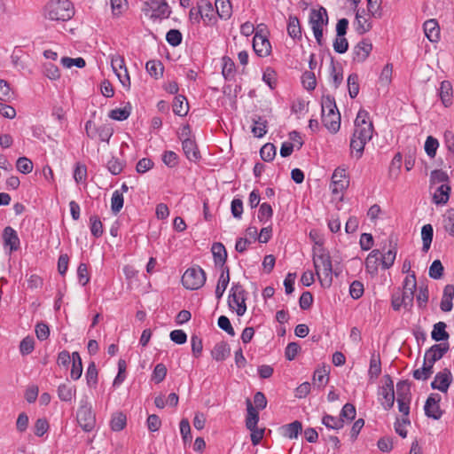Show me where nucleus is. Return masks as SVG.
Segmentation results:
<instances>
[{
	"label": "nucleus",
	"instance_id": "obj_4",
	"mask_svg": "<svg viewBox=\"0 0 454 454\" xmlns=\"http://www.w3.org/2000/svg\"><path fill=\"white\" fill-rule=\"evenodd\" d=\"M206 279L205 271L200 266H196L188 268L181 280L186 289L198 290L204 286Z\"/></svg>",
	"mask_w": 454,
	"mask_h": 454
},
{
	"label": "nucleus",
	"instance_id": "obj_28",
	"mask_svg": "<svg viewBox=\"0 0 454 454\" xmlns=\"http://www.w3.org/2000/svg\"><path fill=\"white\" fill-rule=\"evenodd\" d=\"M440 98L444 106L451 105L452 99V85L449 81H443L441 82L439 89Z\"/></svg>",
	"mask_w": 454,
	"mask_h": 454
},
{
	"label": "nucleus",
	"instance_id": "obj_26",
	"mask_svg": "<svg viewBox=\"0 0 454 454\" xmlns=\"http://www.w3.org/2000/svg\"><path fill=\"white\" fill-rule=\"evenodd\" d=\"M215 10L218 16L223 20H228L232 14V6L230 0H215Z\"/></svg>",
	"mask_w": 454,
	"mask_h": 454
},
{
	"label": "nucleus",
	"instance_id": "obj_53",
	"mask_svg": "<svg viewBox=\"0 0 454 454\" xmlns=\"http://www.w3.org/2000/svg\"><path fill=\"white\" fill-rule=\"evenodd\" d=\"M235 64L229 57L223 58L222 74L225 79H231L233 76Z\"/></svg>",
	"mask_w": 454,
	"mask_h": 454
},
{
	"label": "nucleus",
	"instance_id": "obj_5",
	"mask_svg": "<svg viewBox=\"0 0 454 454\" xmlns=\"http://www.w3.org/2000/svg\"><path fill=\"white\" fill-rule=\"evenodd\" d=\"M76 417L78 424L84 431L90 432L93 430L96 425V418L87 397L81 400Z\"/></svg>",
	"mask_w": 454,
	"mask_h": 454
},
{
	"label": "nucleus",
	"instance_id": "obj_34",
	"mask_svg": "<svg viewBox=\"0 0 454 454\" xmlns=\"http://www.w3.org/2000/svg\"><path fill=\"white\" fill-rule=\"evenodd\" d=\"M75 394V387L70 384H60L58 387L59 398L63 402H70Z\"/></svg>",
	"mask_w": 454,
	"mask_h": 454
},
{
	"label": "nucleus",
	"instance_id": "obj_44",
	"mask_svg": "<svg viewBox=\"0 0 454 454\" xmlns=\"http://www.w3.org/2000/svg\"><path fill=\"white\" fill-rule=\"evenodd\" d=\"M130 109L131 106L129 104H128V106H124L123 108H116L110 111L109 117L116 121L127 120L130 115Z\"/></svg>",
	"mask_w": 454,
	"mask_h": 454
},
{
	"label": "nucleus",
	"instance_id": "obj_50",
	"mask_svg": "<svg viewBox=\"0 0 454 454\" xmlns=\"http://www.w3.org/2000/svg\"><path fill=\"white\" fill-rule=\"evenodd\" d=\"M381 373V363L380 356L376 358L374 356L370 360V368L368 374L371 379H377Z\"/></svg>",
	"mask_w": 454,
	"mask_h": 454
},
{
	"label": "nucleus",
	"instance_id": "obj_37",
	"mask_svg": "<svg viewBox=\"0 0 454 454\" xmlns=\"http://www.w3.org/2000/svg\"><path fill=\"white\" fill-rule=\"evenodd\" d=\"M397 399L411 400V384L408 380H401L396 384Z\"/></svg>",
	"mask_w": 454,
	"mask_h": 454
},
{
	"label": "nucleus",
	"instance_id": "obj_62",
	"mask_svg": "<svg viewBox=\"0 0 454 454\" xmlns=\"http://www.w3.org/2000/svg\"><path fill=\"white\" fill-rule=\"evenodd\" d=\"M182 33L177 29H170L166 35V40L171 46H178L182 43Z\"/></svg>",
	"mask_w": 454,
	"mask_h": 454
},
{
	"label": "nucleus",
	"instance_id": "obj_36",
	"mask_svg": "<svg viewBox=\"0 0 454 454\" xmlns=\"http://www.w3.org/2000/svg\"><path fill=\"white\" fill-rule=\"evenodd\" d=\"M145 68L151 76L158 79L163 75L164 67L160 60H149Z\"/></svg>",
	"mask_w": 454,
	"mask_h": 454
},
{
	"label": "nucleus",
	"instance_id": "obj_56",
	"mask_svg": "<svg viewBox=\"0 0 454 454\" xmlns=\"http://www.w3.org/2000/svg\"><path fill=\"white\" fill-rule=\"evenodd\" d=\"M124 165V162L121 161L119 159L112 157V159L108 160L106 167L111 174L117 176L121 173Z\"/></svg>",
	"mask_w": 454,
	"mask_h": 454
},
{
	"label": "nucleus",
	"instance_id": "obj_57",
	"mask_svg": "<svg viewBox=\"0 0 454 454\" xmlns=\"http://www.w3.org/2000/svg\"><path fill=\"white\" fill-rule=\"evenodd\" d=\"M429 277L434 279H439L443 275V266L440 260H434L429 267Z\"/></svg>",
	"mask_w": 454,
	"mask_h": 454
},
{
	"label": "nucleus",
	"instance_id": "obj_18",
	"mask_svg": "<svg viewBox=\"0 0 454 454\" xmlns=\"http://www.w3.org/2000/svg\"><path fill=\"white\" fill-rule=\"evenodd\" d=\"M322 122L324 126L332 133H336L340 126V114L336 111V114H322Z\"/></svg>",
	"mask_w": 454,
	"mask_h": 454
},
{
	"label": "nucleus",
	"instance_id": "obj_38",
	"mask_svg": "<svg viewBox=\"0 0 454 454\" xmlns=\"http://www.w3.org/2000/svg\"><path fill=\"white\" fill-rule=\"evenodd\" d=\"M98 372L94 362H91L86 371L85 378L89 387H96L98 384Z\"/></svg>",
	"mask_w": 454,
	"mask_h": 454
},
{
	"label": "nucleus",
	"instance_id": "obj_61",
	"mask_svg": "<svg viewBox=\"0 0 454 454\" xmlns=\"http://www.w3.org/2000/svg\"><path fill=\"white\" fill-rule=\"evenodd\" d=\"M167 375V367L163 364H158L153 372L152 380L159 384L164 380Z\"/></svg>",
	"mask_w": 454,
	"mask_h": 454
},
{
	"label": "nucleus",
	"instance_id": "obj_42",
	"mask_svg": "<svg viewBox=\"0 0 454 454\" xmlns=\"http://www.w3.org/2000/svg\"><path fill=\"white\" fill-rule=\"evenodd\" d=\"M253 122L252 133L256 137H262L267 133V121L258 117L257 119H253Z\"/></svg>",
	"mask_w": 454,
	"mask_h": 454
},
{
	"label": "nucleus",
	"instance_id": "obj_2",
	"mask_svg": "<svg viewBox=\"0 0 454 454\" xmlns=\"http://www.w3.org/2000/svg\"><path fill=\"white\" fill-rule=\"evenodd\" d=\"M74 14V6L69 0H51L44 8L45 18L53 21H67Z\"/></svg>",
	"mask_w": 454,
	"mask_h": 454
},
{
	"label": "nucleus",
	"instance_id": "obj_58",
	"mask_svg": "<svg viewBox=\"0 0 454 454\" xmlns=\"http://www.w3.org/2000/svg\"><path fill=\"white\" fill-rule=\"evenodd\" d=\"M366 143L367 141L362 140V138H357L354 136L352 137L350 141V149L352 152H356L357 159L361 158Z\"/></svg>",
	"mask_w": 454,
	"mask_h": 454
},
{
	"label": "nucleus",
	"instance_id": "obj_1",
	"mask_svg": "<svg viewBox=\"0 0 454 454\" xmlns=\"http://www.w3.org/2000/svg\"><path fill=\"white\" fill-rule=\"evenodd\" d=\"M317 247L313 248V264L316 274L324 287H329L333 282V264L329 252L323 247V243L316 241Z\"/></svg>",
	"mask_w": 454,
	"mask_h": 454
},
{
	"label": "nucleus",
	"instance_id": "obj_11",
	"mask_svg": "<svg viewBox=\"0 0 454 454\" xmlns=\"http://www.w3.org/2000/svg\"><path fill=\"white\" fill-rule=\"evenodd\" d=\"M309 22L312 29L323 28L328 24V14L326 9L320 6L319 9H311Z\"/></svg>",
	"mask_w": 454,
	"mask_h": 454
},
{
	"label": "nucleus",
	"instance_id": "obj_63",
	"mask_svg": "<svg viewBox=\"0 0 454 454\" xmlns=\"http://www.w3.org/2000/svg\"><path fill=\"white\" fill-rule=\"evenodd\" d=\"M430 179L433 184H447L449 182L448 174L442 169H435L431 172Z\"/></svg>",
	"mask_w": 454,
	"mask_h": 454
},
{
	"label": "nucleus",
	"instance_id": "obj_41",
	"mask_svg": "<svg viewBox=\"0 0 454 454\" xmlns=\"http://www.w3.org/2000/svg\"><path fill=\"white\" fill-rule=\"evenodd\" d=\"M321 105H322V114H332V113L336 114V111H339L336 106L334 98L330 95L323 97Z\"/></svg>",
	"mask_w": 454,
	"mask_h": 454
},
{
	"label": "nucleus",
	"instance_id": "obj_10",
	"mask_svg": "<svg viewBox=\"0 0 454 454\" xmlns=\"http://www.w3.org/2000/svg\"><path fill=\"white\" fill-rule=\"evenodd\" d=\"M450 345L448 342L434 344L425 353L424 360L429 364H434L449 351Z\"/></svg>",
	"mask_w": 454,
	"mask_h": 454
},
{
	"label": "nucleus",
	"instance_id": "obj_39",
	"mask_svg": "<svg viewBox=\"0 0 454 454\" xmlns=\"http://www.w3.org/2000/svg\"><path fill=\"white\" fill-rule=\"evenodd\" d=\"M322 424L330 429H340L344 427V420L341 418H336L332 415L325 414L322 418Z\"/></svg>",
	"mask_w": 454,
	"mask_h": 454
},
{
	"label": "nucleus",
	"instance_id": "obj_59",
	"mask_svg": "<svg viewBox=\"0 0 454 454\" xmlns=\"http://www.w3.org/2000/svg\"><path fill=\"white\" fill-rule=\"evenodd\" d=\"M272 215L273 209L270 204L264 202L260 206L258 219L261 223H265L267 220L270 219Z\"/></svg>",
	"mask_w": 454,
	"mask_h": 454
},
{
	"label": "nucleus",
	"instance_id": "obj_52",
	"mask_svg": "<svg viewBox=\"0 0 454 454\" xmlns=\"http://www.w3.org/2000/svg\"><path fill=\"white\" fill-rule=\"evenodd\" d=\"M35 348V340L31 336L25 337L20 343V352L23 355H29Z\"/></svg>",
	"mask_w": 454,
	"mask_h": 454
},
{
	"label": "nucleus",
	"instance_id": "obj_15",
	"mask_svg": "<svg viewBox=\"0 0 454 454\" xmlns=\"http://www.w3.org/2000/svg\"><path fill=\"white\" fill-rule=\"evenodd\" d=\"M247 296L238 295L235 293L229 294L228 305L231 309H235L238 316H243L247 311Z\"/></svg>",
	"mask_w": 454,
	"mask_h": 454
},
{
	"label": "nucleus",
	"instance_id": "obj_31",
	"mask_svg": "<svg viewBox=\"0 0 454 454\" xmlns=\"http://www.w3.org/2000/svg\"><path fill=\"white\" fill-rule=\"evenodd\" d=\"M330 372L329 367L322 366L317 368L313 374V384L317 385L318 387H325L329 380L328 374Z\"/></svg>",
	"mask_w": 454,
	"mask_h": 454
},
{
	"label": "nucleus",
	"instance_id": "obj_45",
	"mask_svg": "<svg viewBox=\"0 0 454 454\" xmlns=\"http://www.w3.org/2000/svg\"><path fill=\"white\" fill-rule=\"evenodd\" d=\"M276 146L271 143L265 144L260 150V155L262 160L271 161L276 156Z\"/></svg>",
	"mask_w": 454,
	"mask_h": 454
},
{
	"label": "nucleus",
	"instance_id": "obj_23",
	"mask_svg": "<svg viewBox=\"0 0 454 454\" xmlns=\"http://www.w3.org/2000/svg\"><path fill=\"white\" fill-rule=\"evenodd\" d=\"M231 354V348L225 341L218 342L215 345L211 350V356L215 361H223Z\"/></svg>",
	"mask_w": 454,
	"mask_h": 454
},
{
	"label": "nucleus",
	"instance_id": "obj_6",
	"mask_svg": "<svg viewBox=\"0 0 454 454\" xmlns=\"http://www.w3.org/2000/svg\"><path fill=\"white\" fill-rule=\"evenodd\" d=\"M440 401L441 396L438 394L433 393L429 395L424 405L425 415L427 417L435 420L442 418L443 411L440 408Z\"/></svg>",
	"mask_w": 454,
	"mask_h": 454
},
{
	"label": "nucleus",
	"instance_id": "obj_9",
	"mask_svg": "<svg viewBox=\"0 0 454 454\" xmlns=\"http://www.w3.org/2000/svg\"><path fill=\"white\" fill-rule=\"evenodd\" d=\"M253 49L259 57H267L270 53V43L262 30L256 31L253 38Z\"/></svg>",
	"mask_w": 454,
	"mask_h": 454
},
{
	"label": "nucleus",
	"instance_id": "obj_7",
	"mask_svg": "<svg viewBox=\"0 0 454 454\" xmlns=\"http://www.w3.org/2000/svg\"><path fill=\"white\" fill-rule=\"evenodd\" d=\"M384 379L385 384L381 387L380 395L384 399L382 405L385 410H389L393 407L395 403L394 382L388 374L385 375Z\"/></svg>",
	"mask_w": 454,
	"mask_h": 454
},
{
	"label": "nucleus",
	"instance_id": "obj_25",
	"mask_svg": "<svg viewBox=\"0 0 454 454\" xmlns=\"http://www.w3.org/2000/svg\"><path fill=\"white\" fill-rule=\"evenodd\" d=\"M247 416L246 419V427L247 429H253L257 427V423L259 421V413L253 406L250 399H247Z\"/></svg>",
	"mask_w": 454,
	"mask_h": 454
},
{
	"label": "nucleus",
	"instance_id": "obj_60",
	"mask_svg": "<svg viewBox=\"0 0 454 454\" xmlns=\"http://www.w3.org/2000/svg\"><path fill=\"white\" fill-rule=\"evenodd\" d=\"M90 222L91 234L96 238H99L103 234V224L100 219L97 215H92L90 217Z\"/></svg>",
	"mask_w": 454,
	"mask_h": 454
},
{
	"label": "nucleus",
	"instance_id": "obj_16",
	"mask_svg": "<svg viewBox=\"0 0 454 454\" xmlns=\"http://www.w3.org/2000/svg\"><path fill=\"white\" fill-rule=\"evenodd\" d=\"M182 149L190 161L196 162L200 159V153L194 139H184L182 143Z\"/></svg>",
	"mask_w": 454,
	"mask_h": 454
},
{
	"label": "nucleus",
	"instance_id": "obj_55",
	"mask_svg": "<svg viewBox=\"0 0 454 454\" xmlns=\"http://www.w3.org/2000/svg\"><path fill=\"white\" fill-rule=\"evenodd\" d=\"M16 168L22 174H29L33 170V162L27 157H20L17 160Z\"/></svg>",
	"mask_w": 454,
	"mask_h": 454
},
{
	"label": "nucleus",
	"instance_id": "obj_54",
	"mask_svg": "<svg viewBox=\"0 0 454 454\" xmlns=\"http://www.w3.org/2000/svg\"><path fill=\"white\" fill-rule=\"evenodd\" d=\"M439 146L438 140L432 136H428L425 142V151L430 158H434Z\"/></svg>",
	"mask_w": 454,
	"mask_h": 454
},
{
	"label": "nucleus",
	"instance_id": "obj_21",
	"mask_svg": "<svg viewBox=\"0 0 454 454\" xmlns=\"http://www.w3.org/2000/svg\"><path fill=\"white\" fill-rule=\"evenodd\" d=\"M280 431L283 436L289 439H295L302 431V424L299 420H295L290 424L282 426Z\"/></svg>",
	"mask_w": 454,
	"mask_h": 454
},
{
	"label": "nucleus",
	"instance_id": "obj_24",
	"mask_svg": "<svg viewBox=\"0 0 454 454\" xmlns=\"http://www.w3.org/2000/svg\"><path fill=\"white\" fill-rule=\"evenodd\" d=\"M230 282V269L229 267H224L222 270V273L219 277L218 283L215 288V297L217 300H220L224 291L226 290L228 284Z\"/></svg>",
	"mask_w": 454,
	"mask_h": 454
},
{
	"label": "nucleus",
	"instance_id": "obj_19",
	"mask_svg": "<svg viewBox=\"0 0 454 454\" xmlns=\"http://www.w3.org/2000/svg\"><path fill=\"white\" fill-rule=\"evenodd\" d=\"M454 298V286H445L442 293V301L440 303V309L443 312H450L452 309L453 304L452 300Z\"/></svg>",
	"mask_w": 454,
	"mask_h": 454
},
{
	"label": "nucleus",
	"instance_id": "obj_49",
	"mask_svg": "<svg viewBox=\"0 0 454 454\" xmlns=\"http://www.w3.org/2000/svg\"><path fill=\"white\" fill-rule=\"evenodd\" d=\"M444 230L454 237V208L449 209L443 216Z\"/></svg>",
	"mask_w": 454,
	"mask_h": 454
},
{
	"label": "nucleus",
	"instance_id": "obj_29",
	"mask_svg": "<svg viewBox=\"0 0 454 454\" xmlns=\"http://www.w3.org/2000/svg\"><path fill=\"white\" fill-rule=\"evenodd\" d=\"M447 325L444 322H438L434 325L433 331L431 333V338L434 341H445L449 339L450 335L446 332Z\"/></svg>",
	"mask_w": 454,
	"mask_h": 454
},
{
	"label": "nucleus",
	"instance_id": "obj_3",
	"mask_svg": "<svg viewBox=\"0 0 454 454\" xmlns=\"http://www.w3.org/2000/svg\"><path fill=\"white\" fill-rule=\"evenodd\" d=\"M373 125L369 121V113L364 109H360L355 120L354 137L362 138V140L369 141L372 137Z\"/></svg>",
	"mask_w": 454,
	"mask_h": 454
},
{
	"label": "nucleus",
	"instance_id": "obj_8",
	"mask_svg": "<svg viewBox=\"0 0 454 454\" xmlns=\"http://www.w3.org/2000/svg\"><path fill=\"white\" fill-rule=\"evenodd\" d=\"M451 382V372L450 369L444 368L442 371L435 374L434 380L431 382V387L433 389H437L441 392L446 393Z\"/></svg>",
	"mask_w": 454,
	"mask_h": 454
},
{
	"label": "nucleus",
	"instance_id": "obj_13",
	"mask_svg": "<svg viewBox=\"0 0 454 454\" xmlns=\"http://www.w3.org/2000/svg\"><path fill=\"white\" fill-rule=\"evenodd\" d=\"M372 50V44L368 40L359 42L354 48L353 60L363 63L369 57Z\"/></svg>",
	"mask_w": 454,
	"mask_h": 454
},
{
	"label": "nucleus",
	"instance_id": "obj_22",
	"mask_svg": "<svg viewBox=\"0 0 454 454\" xmlns=\"http://www.w3.org/2000/svg\"><path fill=\"white\" fill-rule=\"evenodd\" d=\"M215 265H220L223 269L227 260V251L224 246L220 242H215L211 248Z\"/></svg>",
	"mask_w": 454,
	"mask_h": 454
},
{
	"label": "nucleus",
	"instance_id": "obj_43",
	"mask_svg": "<svg viewBox=\"0 0 454 454\" xmlns=\"http://www.w3.org/2000/svg\"><path fill=\"white\" fill-rule=\"evenodd\" d=\"M356 31L359 35H364L368 32L372 28L371 23L368 21L366 18L362 16V14L357 10L356 12Z\"/></svg>",
	"mask_w": 454,
	"mask_h": 454
},
{
	"label": "nucleus",
	"instance_id": "obj_64",
	"mask_svg": "<svg viewBox=\"0 0 454 454\" xmlns=\"http://www.w3.org/2000/svg\"><path fill=\"white\" fill-rule=\"evenodd\" d=\"M304 88L308 90H313L316 88L317 81L314 73L306 71L301 77Z\"/></svg>",
	"mask_w": 454,
	"mask_h": 454
},
{
	"label": "nucleus",
	"instance_id": "obj_17",
	"mask_svg": "<svg viewBox=\"0 0 454 454\" xmlns=\"http://www.w3.org/2000/svg\"><path fill=\"white\" fill-rule=\"evenodd\" d=\"M332 180L334 184L333 192H337L338 189L343 190L348 186L349 181L347 178L346 169L338 168L334 170Z\"/></svg>",
	"mask_w": 454,
	"mask_h": 454
},
{
	"label": "nucleus",
	"instance_id": "obj_35",
	"mask_svg": "<svg viewBox=\"0 0 454 454\" xmlns=\"http://www.w3.org/2000/svg\"><path fill=\"white\" fill-rule=\"evenodd\" d=\"M434 230L429 223L425 224L421 229V238L423 241L422 250L427 252L433 240Z\"/></svg>",
	"mask_w": 454,
	"mask_h": 454
},
{
	"label": "nucleus",
	"instance_id": "obj_47",
	"mask_svg": "<svg viewBox=\"0 0 454 454\" xmlns=\"http://www.w3.org/2000/svg\"><path fill=\"white\" fill-rule=\"evenodd\" d=\"M348 94L351 98H355L359 92L358 75L356 74H351L348 77Z\"/></svg>",
	"mask_w": 454,
	"mask_h": 454
},
{
	"label": "nucleus",
	"instance_id": "obj_40",
	"mask_svg": "<svg viewBox=\"0 0 454 454\" xmlns=\"http://www.w3.org/2000/svg\"><path fill=\"white\" fill-rule=\"evenodd\" d=\"M96 136L103 142L109 143L111 137L113 136L114 129L109 124H103L98 127H94Z\"/></svg>",
	"mask_w": 454,
	"mask_h": 454
},
{
	"label": "nucleus",
	"instance_id": "obj_46",
	"mask_svg": "<svg viewBox=\"0 0 454 454\" xmlns=\"http://www.w3.org/2000/svg\"><path fill=\"white\" fill-rule=\"evenodd\" d=\"M127 423L126 415L122 412L116 413L111 419V428L114 431L119 432L122 430Z\"/></svg>",
	"mask_w": 454,
	"mask_h": 454
},
{
	"label": "nucleus",
	"instance_id": "obj_14",
	"mask_svg": "<svg viewBox=\"0 0 454 454\" xmlns=\"http://www.w3.org/2000/svg\"><path fill=\"white\" fill-rule=\"evenodd\" d=\"M3 239L4 247H9L11 252L17 251L20 248V238L12 227L7 226L4 229Z\"/></svg>",
	"mask_w": 454,
	"mask_h": 454
},
{
	"label": "nucleus",
	"instance_id": "obj_33",
	"mask_svg": "<svg viewBox=\"0 0 454 454\" xmlns=\"http://www.w3.org/2000/svg\"><path fill=\"white\" fill-rule=\"evenodd\" d=\"M450 186L448 184H441L434 194L436 204H445L449 200Z\"/></svg>",
	"mask_w": 454,
	"mask_h": 454
},
{
	"label": "nucleus",
	"instance_id": "obj_20",
	"mask_svg": "<svg viewBox=\"0 0 454 454\" xmlns=\"http://www.w3.org/2000/svg\"><path fill=\"white\" fill-rule=\"evenodd\" d=\"M424 32L430 42H437L440 38V27L436 20H428L424 23Z\"/></svg>",
	"mask_w": 454,
	"mask_h": 454
},
{
	"label": "nucleus",
	"instance_id": "obj_51",
	"mask_svg": "<svg viewBox=\"0 0 454 454\" xmlns=\"http://www.w3.org/2000/svg\"><path fill=\"white\" fill-rule=\"evenodd\" d=\"M123 207V196L119 191L114 192L111 199V209L114 214H118Z\"/></svg>",
	"mask_w": 454,
	"mask_h": 454
},
{
	"label": "nucleus",
	"instance_id": "obj_27",
	"mask_svg": "<svg viewBox=\"0 0 454 454\" xmlns=\"http://www.w3.org/2000/svg\"><path fill=\"white\" fill-rule=\"evenodd\" d=\"M173 112L179 116H184L189 111V105L184 96L177 95L174 98Z\"/></svg>",
	"mask_w": 454,
	"mask_h": 454
},
{
	"label": "nucleus",
	"instance_id": "obj_48",
	"mask_svg": "<svg viewBox=\"0 0 454 454\" xmlns=\"http://www.w3.org/2000/svg\"><path fill=\"white\" fill-rule=\"evenodd\" d=\"M198 5H200L201 10L202 20H205L207 19L209 21H211L212 18L214 17V8L212 4L207 0H199Z\"/></svg>",
	"mask_w": 454,
	"mask_h": 454
},
{
	"label": "nucleus",
	"instance_id": "obj_30",
	"mask_svg": "<svg viewBox=\"0 0 454 454\" xmlns=\"http://www.w3.org/2000/svg\"><path fill=\"white\" fill-rule=\"evenodd\" d=\"M287 33L294 39L301 38V27L296 16L290 15L288 18Z\"/></svg>",
	"mask_w": 454,
	"mask_h": 454
},
{
	"label": "nucleus",
	"instance_id": "obj_12",
	"mask_svg": "<svg viewBox=\"0 0 454 454\" xmlns=\"http://www.w3.org/2000/svg\"><path fill=\"white\" fill-rule=\"evenodd\" d=\"M152 10V18L167 19L171 13V9L166 0H151L149 3Z\"/></svg>",
	"mask_w": 454,
	"mask_h": 454
},
{
	"label": "nucleus",
	"instance_id": "obj_32",
	"mask_svg": "<svg viewBox=\"0 0 454 454\" xmlns=\"http://www.w3.org/2000/svg\"><path fill=\"white\" fill-rule=\"evenodd\" d=\"M392 239H389V246L391 247L387 252L385 254H382L381 255V265L383 269H389L395 262V256H396V247L395 244L394 247H392Z\"/></svg>",
	"mask_w": 454,
	"mask_h": 454
}]
</instances>
